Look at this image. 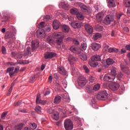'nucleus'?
<instances>
[{
	"mask_svg": "<svg viewBox=\"0 0 130 130\" xmlns=\"http://www.w3.org/2000/svg\"><path fill=\"white\" fill-rule=\"evenodd\" d=\"M53 36H54L55 38L57 39V40H56V43L58 45H60L62 42V40L64 37V34L62 32H54Z\"/></svg>",
	"mask_w": 130,
	"mask_h": 130,
	"instance_id": "nucleus-1",
	"label": "nucleus"
},
{
	"mask_svg": "<svg viewBox=\"0 0 130 130\" xmlns=\"http://www.w3.org/2000/svg\"><path fill=\"white\" fill-rule=\"evenodd\" d=\"M108 93L106 90H103L98 93L96 98L99 100L106 101L108 99Z\"/></svg>",
	"mask_w": 130,
	"mask_h": 130,
	"instance_id": "nucleus-2",
	"label": "nucleus"
},
{
	"mask_svg": "<svg viewBox=\"0 0 130 130\" xmlns=\"http://www.w3.org/2000/svg\"><path fill=\"white\" fill-rule=\"evenodd\" d=\"M64 127L66 130H73L74 127L73 121L70 119H66L64 122Z\"/></svg>",
	"mask_w": 130,
	"mask_h": 130,
	"instance_id": "nucleus-3",
	"label": "nucleus"
},
{
	"mask_svg": "<svg viewBox=\"0 0 130 130\" xmlns=\"http://www.w3.org/2000/svg\"><path fill=\"white\" fill-rule=\"evenodd\" d=\"M101 59V58L100 56L98 55H94L91 57V60L92 61H89V64L91 67H95L97 64V63H95L94 61H100Z\"/></svg>",
	"mask_w": 130,
	"mask_h": 130,
	"instance_id": "nucleus-4",
	"label": "nucleus"
},
{
	"mask_svg": "<svg viewBox=\"0 0 130 130\" xmlns=\"http://www.w3.org/2000/svg\"><path fill=\"white\" fill-rule=\"evenodd\" d=\"M114 20V17L113 15H106L104 18V22L106 25H109Z\"/></svg>",
	"mask_w": 130,
	"mask_h": 130,
	"instance_id": "nucleus-5",
	"label": "nucleus"
},
{
	"mask_svg": "<svg viewBox=\"0 0 130 130\" xmlns=\"http://www.w3.org/2000/svg\"><path fill=\"white\" fill-rule=\"evenodd\" d=\"M80 8L81 11L86 14H89L91 13L90 7L87 6L83 4L80 5Z\"/></svg>",
	"mask_w": 130,
	"mask_h": 130,
	"instance_id": "nucleus-6",
	"label": "nucleus"
},
{
	"mask_svg": "<svg viewBox=\"0 0 130 130\" xmlns=\"http://www.w3.org/2000/svg\"><path fill=\"white\" fill-rule=\"evenodd\" d=\"M86 78L83 76H80L78 80V85L80 87H84V86H85L86 84Z\"/></svg>",
	"mask_w": 130,
	"mask_h": 130,
	"instance_id": "nucleus-7",
	"label": "nucleus"
},
{
	"mask_svg": "<svg viewBox=\"0 0 130 130\" xmlns=\"http://www.w3.org/2000/svg\"><path fill=\"white\" fill-rule=\"evenodd\" d=\"M103 80L105 82H112L115 80V78L110 74H108L104 76Z\"/></svg>",
	"mask_w": 130,
	"mask_h": 130,
	"instance_id": "nucleus-8",
	"label": "nucleus"
},
{
	"mask_svg": "<svg viewBox=\"0 0 130 130\" xmlns=\"http://www.w3.org/2000/svg\"><path fill=\"white\" fill-rule=\"evenodd\" d=\"M37 37L39 39H44L46 37V32L43 30H39L37 32Z\"/></svg>",
	"mask_w": 130,
	"mask_h": 130,
	"instance_id": "nucleus-9",
	"label": "nucleus"
},
{
	"mask_svg": "<svg viewBox=\"0 0 130 130\" xmlns=\"http://www.w3.org/2000/svg\"><path fill=\"white\" fill-rule=\"evenodd\" d=\"M109 88L112 91H117L119 88V84L116 83H113L109 85Z\"/></svg>",
	"mask_w": 130,
	"mask_h": 130,
	"instance_id": "nucleus-10",
	"label": "nucleus"
},
{
	"mask_svg": "<svg viewBox=\"0 0 130 130\" xmlns=\"http://www.w3.org/2000/svg\"><path fill=\"white\" fill-rule=\"evenodd\" d=\"M71 51L76 54H80L81 53V51L78 48L75 46H72L70 48Z\"/></svg>",
	"mask_w": 130,
	"mask_h": 130,
	"instance_id": "nucleus-11",
	"label": "nucleus"
},
{
	"mask_svg": "<svg viewBox=\"0 0 130 130\" xmlns=\"http://www.w3.org/2000/svg\"><path fill=\"white\" fill-rule=\"evenodd\" d=\"M56 56V54L54 52H47L45 54L44 57L46 59H49L55 57Z\"/></svg>",
	"mask_w": 130,
	"mask_h": 130,
	"instance_id": "nucleus-12",
	"label": "nucleus"
},
{
	"mask_svg": "<svg viewBox=\"0 0 130 130\" xmlns=\"http://www.w3.org/2000/svg\"><path fill=\"white\" fill-rule=\"evenodd\" d=\"M78 59L75 57H74L73 55H70L68 57V60L70 62V64H71V67L73 68L74 67V62L76 61Z\"/></svg>",
	"mask_w": 130,
	"mask_h": 130,
	"instance_id": "nucleus-13",
	"label": "nucleus"
},
{
	"mask_svg": "<svg viewBox=\"0 0 130 130\" xmlns=\"http://www.w3.org/2000/svg\"><path fill=\"white\" fill-rule=\"evenodd\" d=\"M71 25L74 28H78L83 26V23L81 22H76L71 23Z\"/></svg>",
	"mask_w": 130,
	"mask_h": 130,
	"instance_id": "nucleus-14",
	"label": "nucleus"
},
{
	"mask_svg": "<svg viewBox=\"0 0 130 130\" xmlns=\"http://www.w3.org/2000/svg\"><path fill=\"white\" fill-rule=\"evenodd\" d=\"M84 27H85V28L86 31L88 33H89L90 34H92L93 33V29L91 26H90L88 24H86V25H85Z\"/></svg>",
	"mask_w": 130,
	"mask_h": 130,
	"instance_id": "nucleus-15",
	"label": "nucleus"
},
{
	"mask_svg": "<svg viewBox=\"0 0 130 130\" xmlns=\"http://www.w3.org/2000/svg\"><path fill=\"white\" fill-rule=\"evenodd\" d=\"M59 5L62 7L64 10H69V5L66 2H61V3L59 4Z\"/></svg>",
	"mask_w": 130,
	"mask_h": 130,
	"instance_id": "nucleus-16",
	"label": "nucleus"
},
{
	"mask_svg": "<svg viewBox=\"0 0 130 130\" xmlns=\"http://www.w3.org/2000/svg\"><path fill=\"white\" fill-rule=\"evenodd\" d=\"M46 101H42L40 99V96L39 94L38 95L37 100H36V103L37 104H41L43 105H45L46 104Z\"/></svg>",
	"mask_w": 130,
	"mask_h": 130,
	"instance_id": "nucleus-17",
	"label": "nucleus"
},
{
	"mask_svg": "<svg viewBox=\"0 0 130 130\" xmlns=\"http://www.w3.org/2000/svg\"><path fill=\"white\" fill-rule=\"evenodd\" d=\"M101 47V45L99 44L93 43L91 44V48L94 51L98 50Z\"/></svg>",
	"mask_w": 130,
	"mask_h": 130,
	"instance_id": "nucleus-18",
	"label": "nucleus"
},
{
	"mask_svg": "<svg viewBox=\"0 0 130 130\" xmlns=\"http://www.w3.org/2000/svg\"><path fill=\"white\" fill-rule=\"evenodd\" d=\"M60 26V23L58 20H54V22H53V28L54 29L57 30L59 28Z\"/></svg>",
	"mask_w": 130,
	"mask_h": 130,
	"instance_id": "nucleus-19",
	"label": "nucleus"
},
{
	"mask_svg": "<svg viewBox=\"0 0 130 130\" xmlns=\"http://www.w3.org/2000/svg\"><path fill=\"white\" fill-rule=\"evenodd\" d=\"M61 101V97L59 95H57L55 96V99H54V104L55 105H58Z\"/></svg>",
	"mask_w": 130,
	"mask_h": 130,
	"instance_id": "nucleus-20",
	"label": "nucleus"
},
{
	"mask_svg": "<svg viewBox=\"0 0 130 130\" xmlns=\"http://www.w3.org/2000/svg\"><path fill=\"white\" fill-rule=\"evenodd\" d=\"M70 13L72 15H77L80 12L78 8H75L74 7L73 8H71L70 10Z\"/></svg>",
	"mask_w": 130,
	"mask_h": 130,
	"instance_id": "nucleus-21",
	"label": "nucleus"
},
{
	"mask_svg": "<svg viewBox=\"0 0 130 130\" xmlns=\"http://www.w3.org/2000/svg\"><path fill=\"white\" fill-rule=\"evenodd\" d=\"M39 46V43L38 41H33L32 42V47L33 50H35Z\"/></svg>",
	"mask_w": 130,
	"mask_h": 130,
	"instance_id": "nucleus-22",
	"label": "nucleus"
},
{
	"mask_svg": "<svg viewBox=\"0 0 130 130\" xmlns=\"http://www.w3.org/2000/svg\"><path fill=\"white\" fill-rule=\"evenodd\" d=\"M117 69L114 67H112L111 68V74L113 75V77L115 78L114 77H116V76L117 75Z\"/></svg>",
	"mask_w": 130,
	"mask_h": 130,
	"instance_id": "nucleus-23",
	"label": "nucleus"
},
{
	"mask_svg": "<svg viewBox=\"0 0 130 130\" xmlns=\"http://www.w3.org/2000/svg\"><path fill=\"white\" fill-rule=\"evenodd\" d=\"M76 16L77 19L80 21L84 20L85 18V16L83 15V13L80 12L76 15Z\"/></svg>",
	"mask_w": 130,
	"mask_h": 130,
	"instance_id": "nucleus-24",
	"label": "nucleus"
},
{
	"mask_svg": "<svg viewBox=\"0 0 130 130\" xmlns=\"http://www.w3.org/2000/svg\"><path fill=\"white\" fill-rule=\"evenodd\" d=\"M58 72H59V73H60V74H61L62 75H66L67 74V72H66V70L62 66H60V67H58Z\"/></svg>",
	"mask_w": 130,
	"mask_h": 130,
	"instance_id": "nucleus-25",
	"label": "nucleus"
},
{
	"mask_svg": "<svg viewBox=\"0 0 130 130\" xmlns=\"http://www.w3.org/2000/svg\"><path fill=\"white\" fill-rule=\"evenodd\" d=\"M52 118H53V119L57 121L59 118L58 112H55V113H53V115H52Z\"/></svg>",
	"mask_w": 130,
	"mask_h": 130,
	"instance_id": "nucleus-26",
	"label": "nucleus"
},
{
	"mask_svg": "<svg viewBox=\"0 0 130 130\" xmlns=\"http://www.w3.org/2000/svg\"><path fill=\"white\" fill-rule=\"evenodd\" d=\"M86 90L89 94H92L93 93V87L92 86L88 85L86 87Z\"/></svg>",
	"mask_w": 130,
	"mask_h": 130,
	"instance_id": "nucleus-27",
	"label": "nucleus"
},
{
	"mask_svg": "<svg viewBox=\"0 0 130 130\" xmlns=\"http://www.w3.org/2000/svg\"><path fill=\"white\" fill-rule=\"evenodd\" d=\"M14 68H9L7 69V72L9 73L11 78H12V76L14 74Z\"/></svg>",
	"mask_w": 130,
	"mask_h": 130,
	"instance_id": "nucleus-28",
	"label": "nucleus"
},
{
	"mask_svg": "<svg viewBox=\"0 0 130 130\" xmlns=\"http://www.w3.org/2000/svg\"><path fill=\"white\" fill-rule=\"evenodd\" d=\"M61 28L62 29V31L64 32H68L69 31V27L67 25H63L61 26Z\"/></svg>",
	"mask_w": 130,
	"mask_h": 130,
	"instance_id": "nucleus-29",
	"label": "nucleus"
},
{
	"mask_svg": "<svg viewBox=\"0 0 130 130\" xmlns=\"http://www.w3.org/2000/svg\"><path fill=\"white\" fill-rule=\"evenodd\" d=\"M102 37V36L101 34H99V33H96V34H95L93 36V40L96 41V40H98L99 39H100Z\"/></svg>",
	"mask_w": 130,
	"mask_h": 130,
	"instance_id": "nucleus-30",
	"label": "nucleus"
},
{
	"mask_svg": "<svg viewBox=\"0 0 130 130\" xmlns=\"http://www.w3.org/2000/svg\"><path fill=\"white\" fill-rule=\"evenodd\" d=\"M96 19L99 22H101L103 20V14L102 13H98L96 15Z\"/></svg>",
	"mask_w": 130,
	"mask_h": 130,
	"instance_id": "nucleus-31",
	"label": "nucleus"
},
{
	"mask_svg": "<svg viewBox=\"0 0 130 130\" xmlns=\"http://www.w3.org/2000/svg\"><path fill=\"white\" fill-rule=\"evenodd\" d=\"M79 57L83 61H85L87 59V55L84 53L79 54Z\"/></svg>",
	"mask_w": 130,
	"mask_h": 130,
	"instance_id": "nucleus-32",
	"label": "nucleus"
},
{
	"mask_svg": "<svg viewBox=\"0 0 130 130\" xmlns=\"http://www.w3.org/2000/svg\"><path fill=\"white\" fill-rule=\"evenodd\" d=\"M108 3H109V6L110 7H116L115 0H109Z\"/></svg>",
	"mask_w": 130,
	"mask_h": 130,
	"instance_id": "nucleus-33",
	"label": "nucleus"
},
{
	"mask_svg": "<svg viewBox=\"0 0 130 130\" xmlns=\"http://www.w3.org/2000/svg\"><path fill=\"white\" fill-rule=\"evenodd\" d=\"M87 45L85 43H82L80 46V50L81 51H85L87 49Z\"/></svg>",
	"mask_w": 130,
	"mask_h": 130,
	"instance_id": "nucleus-34",
	"label": "nucleus"
},
{
	"mask_svg": "<svg viewBox=\"0 0 130 130\" xmlns=\"http://www.w3.org/2000/svg\"><path fill=\"white\" fill-rule=\"evenodd\" d=\"M108 52H110V53H112V52H116V53H118V49H117V48H109L108 49Z\"/></svg>",
	"mask_w": 130,
	"mask_h": 130,
	"instance_id": "nucleus-35",
	"label": "nucleus"
},
{
	"mask_svg": "<svg viewBox=\"0 0 130 130\" xmlns=\"http://www.w3.org/2000/svg\"><path fill=\"white\" fill-rule=\"evenodd\" d=\"M106 63H107V65L109 66V65H111V64L115 63V61L111 58H108L106 60Z\"/></svg>",
	"mask_w": 130,
	"mask_h": 130,
	"instance_id": "nucleus-36",
	"label": "nucleus"
},
{
	"mask_svg": "<svg viewBox=\"0 0 130 130\" xmlns=\"http://www.w3.org/2000/svg\"><path fill=\"white\" fill-rule=\"evenodd\" d=\"M100 88H101V85L100 84H96L93 86V90L95 91H97L100 89Z\"/></svg>",
	"mask_w": 130,
	"mask_h": 130,
	"instance_id": "nucleus-37",
	"label": "nucleus"
},
{
	"mask_svg": "<svg viewBox=\"0 0 130 130\" xmlns=\"http://www.w3.org/2000/svg\"><path fill=\"white\" fill-rule=\"evenodd\" d=\"M23 127V123H20L15 126V130H21Z\"/></svg>",
	"mask_w": 130,
	"mask_h": 130,
	"instance_id": "nucleus-38",
	"label": "nucleus"
},
{
	"mask_svg": "<svg viewBox=\"0 0 130 130\" xmlns=\"http://www.w3.org/2000/svg\"><path fill=\"white\" fill-rule=\"evenodd\" d=\"M29 126H30L31 129L34 130V129H36V128L37 127V124L35 122H34L32 123H31L29 124Z\"/></svg>",
	"mask_w": 130,
	"mask_h": 130,
	"instance_id": "nucleus-39",
	"label": "nucleus"
},
{
	"mask_svg": "<svg viewBox=\"0 0 130 130\" xmlns=\"http://www.w3.org/2000/svg\"><path fill=\"white\" fill-rule=\"evenodd\" d=\"M89 81L90 84H93V83H95L96 80H95L94 77L90 76L89 78Z\"/></svg>",
	"mask_w": 130,
	"mask_h": 130,
	"instance_id": "nucleus-40",
	"label": "nucleus"
},
{
	"mask_svg": "<svg viewBox=\"0 0 130 130\" xmlns=\"http://www.w3.org/2000/svg\"><path fill=\"white\" fill-rule=\"evenodd\" d=\"M47 41L48 43L51 45L53 44L54 43V41L52 39V38L51 37H49V36L47 38Z\"/></svg>",
	"mask_w": 130,
	"mask_h": 130,
	"instance_id": "nucleus-41",
	"label": "nucleus"
},
{
	"mask_svg": "<svg viewBox=\"0 0 130 130\" xmlns=\"http://www.w3.org/2000/svg\"><path fill=\"white\" fill-rule=\"evenodd\" d=\"M31 53L30 48L29 47H27L26 50L25 51V53L24 54V56L26 55H29Z\"/></svg>",
	"mask_w": 130,
	"mask_h": 130,
	"instance_id": "nucleus-42",
	"label": "nucleus"
},
{
	"mask_svg": "<svg viewBox=\"0 0 130 130\" xmlns=\"http://www.w3.org/2000/svg\"><path fill=\"white\" fill-rule=\"evenodd\" d=\"M57 110V111H58L59 112H61L64 113L63 112V107H61V106H58L57 107V108L56 109Z\"/></svg>",
	"mask_w": 130,
	"mask_h": 130,
	"instance_id": "nucleus-43",
	"label": "nucleus"
},
{
	"mask_svg": "<svg viewBox=\"0 0 130 130\" xmlns=\"http://www.w3.org/2000/svg\"><path fill=\"white\" fill-rule=\"evenodd\" d=\"M124 5L126 7H130V0H125Z\"/></svg>",
	"mask_w": 130,
	"mask_h": 130,
	"instance_id": "nucleus-44",
	"label": "nucleus"
},
{
	"mask_svg": "<svg viewBox=\"0 0 130 130\" xmlns=\"http://www.w3.org/2000/svg\"><path fill=\"white\" fill-rule=\"evenodd\" d=\"M35 110L36 112L40 113L41 112L42 108L40 106H38L36 107Z\"/></svg>",
	"mask_w": 130,
	"mask_h": 130,
	"instance_id": "nucleus-45",
	"label": "nucleus"
},
{
	"mask_svg": "<svg viewBox=\"0 0 130 130\" xmlns=\"http://www.w3.org/2000/svg\"><path fill=\"white\" fill-rule=\"evenodd\" d=\"M122 17H124V14H123V13H119V14H117V19L118 20L120 19V18H122Z\"/></svg>",
	"mask_w": 130,
	"mask_h": 130,
	"instance_id": "nucleus-46",
	"label": "nucleus"
},
{
	"mask_svg": "<svg viewBox=\"0 0 130 130\" xmlns=\"http://www.w3.org/2000/svg\"><path fill=\"white\" fill-rule=\"evenodd\" d=\"M83 69H84V71H85V72L86 73H89L90 70H89V69H88V68L87 66H83Z\"/></svg>",
	"mask_w": 130,
	"mask_h": 130,
	"instance_id": "nucleus-47",
	"label": "nucleus"
},
{
	"mask_svg": "<svg viewBox=\"0 0 130 130\" xmlns=\"http://www.w3.org/2000/svg\"><path fill=\"white\" fill-rule=\"evenodd\" d=\"M22 57H23V54L20 53H18L16 54V57L18 59H21V58H22Z\"/></svg>",
	"mask_w": 130,
	"mask_h": 130,
	"instance_id": "nucleus-48",
	"label": "nucleus"
},
{
	"mask_svg": "<svg viewBox=\"0 0 130 130\" xmlns=\"http://www.w3.org/2000/svg\"><path fill=\"white\" fill-rule=\"evenodd\" d=\"M48 113H50V114H52V115L55 113L54 112V110L52 109V108H50L48 110Z\"/></svg>",
	"mask_w": 130,
	"mask_h": 130,
	"instance_id": "nucleus-49",
	"label": "nucleus"
},
{
	"mask_svg": "<svg viewBox=\"0 0 130 130\" xmlns=\"http://www.w3.org/2000/svg\"><path fill=\"white\" fill-rule=\"evenodd\" d=\"M21 104V101H18L17 102L14 103V106L15 107H19Z\"/></svg>",
	"mask_w": 130,
	"mask_h": 130,
	"instance_id": "nucleus-50",
	"label": "nucleus"
},
{
	"mask_svg": "<svg viewBox=\"0 0 130 130\" xmlns=\"http://www.w3.org/2000/svg\"><path fill=\"white\" fill-rule=\"evenodd\" d=\"M122 77H123V74H122L121 73H119L117 75V78L119 80H120V79H121Z\"/></svg>",
	"mask_w": 130,
	"mask_h": 130,
	"instance_id": "nucleus-51",
	"label": "nucleus"
},
{
	"mask_svg": "<svg viewBox=\"0 0 130 130\" xmlns=\"http://www.w3.org/2000/svg\"><path fill=\"white\" fill-rule=\"evenodd\" d=\"M36 81V77H30L29 79V81L30 83H34Z\"/></svg>",
	"mask_w": 130,
	"mask_h": 130,
	"instance_id": "nucleus-52",
	"label": "nucleus"
},
{
	"mask_svg": "<svg viewBox=\"0 0 130 130\" xmlns=\"http://www.w3.org/2000/svg\"><path fill=\"white\" fill-rule=\"evenodd\" d=\"M123 31L124 33H127L129 31V29L127 27H124L123 29Z\"/></svg>",
	"mask_w": 130,
	"mask_h": 130,
	"instance_id": "nucleus-53",
	"label": "nucleus"
},
{
	"mask_svg": "<svg viewBox=\"0 0 130 130\" xmlns=\"http://www.w3.org/2000/svg\"><path fill=\"white\" fill-rule=\"evenodd\" d=\"M54 78L56 80H58L59 78V75L56 73L54 74Z\"/></svg>",
	"mask_w": 130,
	"mask_h": 130,
	"instance_id": "nucleus-54",
	"label": "nucleus"
},
{
	"mask_svg": "<svg viewBox=\"0 0 130 130\" xmlns=\"http://www.w3.org/2000/svg\"><path fill=\"white\" fill-rule=\"evenodd\" d=\"M109 49V46L108 45H106L103 49L104 51H107Z\"/></svg>",
	"mask_w": 130,
	"mask_h": 130,
	"instance_id": "nucleus-55",
	"label": "nucleus"
},
{
	"mask_svg": "<svg viewBox=\"0 0 130 130\" xmlns=\"http://www.w3.org/2000/svg\"><path fill=\"white\" fill-rule=\"evenodd\" d=\"M44 24H45V22H42L40 23V24H39V26L40 28H42L44 27Z\"/></svg>",
	"mask_w": 130,
	"mask_h": 130,
	"instance_id": "nucleus-56",
	"label": "nucleus"
},
{
	"mask_svg": "<svg viewBox=\"0 0 130 130\" xmlns=\"http://www.w3.org/2000/svg\"><path fill=\"white\" fill-rule=\"evenodd\" d=\"M12 90H13V87H12V86H11V88H10L8 90V95H10V94H11V92L12 91Z\"/></svg>",
	"mask_w": 130,
	"mask_h": 130,
	"instance_id": "nucleus-57",
	"label": "nucleus"
},
{
	"mask_svg": "<svg viewBox=\"0 0 130 130\" xmlns=\"http://www.w3.org/2000/svg\"><path fill=\"white\" fill-rule=\"evenodd\" d=\"M50 19V17L49 16V15H46V16H45L44 17V20L45 21H48Z\"/></svg>",
	"mask_w": 130,
	"mask_h": 130,
	"instance_id": "nucleus-58",
	"label": "nucleus"
},
{
	"mask_svg": "<svg viewBox=\"0 0 130 130\" xmlns=\"http://www.w3.org/2000/svg\"><path fill=\"white\" fill-rule=\"evenodd\" d=\"M64 40L66 42H70V41H72L73 40H72V39L71 38L69 37V38H65Z\"/></svg>",
	"mask_w": 130,
	"mask_h": 130,
	"instance_id": "nucleus-59",
	"label": "nucleus"
},
{
	"mask_svg": "<svg viewBox=\"0 0 130 130\" xmlns=\"http://www.w3.org/2000/svg\"><path fill=\"white\" fill-rule=\"evenodd\" d=\"M2 53L3 54H6V48L4 46L2 47Z\"/></svg>",
	"mask_w": 130,
	"mask_h": 130,
	"instance_id": "nucleus-60",
	"label": "nucleus"
},
{
	"mask_svg": "<svg viewBox=\"0 0 130 130\" xmlns=\"http://www.w3.org/2000/svg\"><path fill=\"white\" fill-rule=\"evenodd\" d=\"M126 52V50L125 49H123L122 48L121 50V51H120V54H123L124 53Z\"/></svg>",
	"mask_w": 130,
	"mask_h": 130,
	"instance_id": "nucleus-61",
	"label": "nucleus"
},
{
	"mask_svg": "<svg viewBox=\"0 0 130 130\" xmlns=\"http://www.w3.org/2000/svg\"><path fill=\"white\" fill-rule=\"evenodd\" d=\"M46 30H47V31L48 32H50V31H51V26H49L47 28Z\"/></svg>",
	"mask_w": 130,
	"mask_h": 130,
	"instance_id": "nucleus-62",
	"label": "nucleus"
},
{
	"mask_svg": "<svg viewBox=\"0 0 130 130\" xmlns=\"http://www.w3.org/2000/svg\"><path fill=\"white\" fill-rule=\"evenodd\" d=\"M127 15L130 17V7L127 9Z\"/></svg>",
	"mask_w": 130,
	"mask_h": 130,
	"instance_id": "nucleus-63",
	"label": "nucleus"
},
{
	"mask_svg": "<svg viewBox=\"0 0 130 130\" xmlns=\"http://www.w3.org/2000/svg\"><path fill=\"white\" fill-rule=\"evenodd\" d=\"M125 48L127 50L130 51V45H126Z\"/></svg>",
	"mask_w": 130,
	"mask_h": 130,
	"instance_id": "nucleus-64",
	"label": "nucleus"
}]
</instances>
